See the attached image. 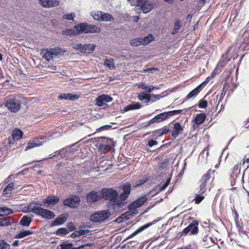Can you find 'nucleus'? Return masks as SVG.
Instances as JSON below:
<instances>
[{"label": "nucleus", "mask_w": 249, "mask_h": 249, "mask_svg": "<svg viewBox=\"0 0 249 249\" xmlns=\"http://www.w3.org/2000/svg\"><path fill=\"white\" fill-rule=\"evenodd\" d=\"M99 145L98 149L101 152H104L106 150H111L114 146V142L107 138H100L99 140Z\"/></svg>", "instance_id": "7"}, {"label": "nucleus", "mask_w": 249, "mask_h": 249, "mask_svg": "<svg viewBox=\"0 0 249 249\" xmlns=\"http://www.w3.org/2000/svg\"><path fill=\"white\" fill-rule=\"evenodd\" d=\"M69 232V231L68 230L64 228H61L58 229L56 231V234L57 235H66Z\"/></svg>", "instance_id": "41"}, {"label": "nucleus", "mask_w": 249, "mask_h": 249, "mask_svg": "<svg viewBox=\"0 0 249 249\" xmlns=\"http://www.w3.org/2000/svg\"><path fill=\"white\" fill-rule=\"evenodd\" d=\"M227 54H223L222 56V57L221 58V60L220 61L218 66L220 65L222 66V65H224L227 63V62L230 60V59H228L226 60H225V58L226 59V56Z\"/></svg>", "instance_id": "50"}, {"label": "nucleus", "mask_w": 249, "mask_h": 249, "mask_svg": "<svg viewBox=\"0 0 249 249\" xmlns=\"http://www.w3.org/2000/svg\"><path fill=\"white\" fill-rule=\"evenodd\" d=\"M198 223L197 221H193L187 227L184 229L181 235L185 236L189 232L191 235L196 234L198 231Z\"/></svg>", "instance_id": "9"}, {"label": "nucleus", "mask_w": 249, "mask_h": 249, "mask_svg": "<svg viewBox=\"0 0 249 249\" xmlns=\"http://www.w3.org/2000/svg\"><path fill=\"white\" fill-rule=\"evenodd\" d=\"M111 216L110 212L107 210L99 211L90 216V220L93 223H101L107 220Z\"/></svg>", "instance_id": "4"}, {"label": "nucleus", "mask_w": 249, "mask_h": 249, "mask_svg": "<svg viewBox=\"0 0 249 249\" xmlns=\"http://www.w3.org/2000/svg\"><path fill=\"white\" fill-rule=\"evenodd\" d=\"M75 17V14L74 13H71L70 14H66L63 16V18L69 20H73Z\"/></svg>", "instance_id": "46"}, {"label": "nucleus", "mask_w": 249, "mask_h": 249, "mask_svg": "<svg viewBox=\"0 0 249 249\" xmlns=\"http://www.w3.org/2000/svg\"><path fill=\"white\" fill-rule=\"evenodd\" d=\"M137 85H138V88L141 89H144L146 91V89H147V85L146 84L142 83H140V84H138Z\"/></svg>", "instance_id": "58"}, {"label": "nucleus", "mask_w": 249, "mask_h": 249, "mask_svg": "<svg viewBox=\"0 0 249 249\" xmlns=\"http://www.w3.org/2000/svg\"><path fill=\"white\" fill-rule=\"evenodd\" d=\"M76 28L79 30L80 34L84 33H98L101 31L100 27L92 24H89L86 22L79 23L76 25Z\"/></svg>", "instance_id": "3"}, {"label": "nucleus", "mask_w": 249, "mask_h": 249, "mask_svg": "<svg viewBox=\"0 0 249 249\" xmlns=\"http://www.w3.org/2000/svg\"><path fill=\"white\" fill-rule=\"evenodd\" d=\"M211 170H209L203 177L200 181L199 187L196 189V191L199 194H204L206 191V181L211 178Z\"/></svg>", "instance_id": "11"}, {"label": "nucleus", "mask_w": 249, "mask_h": 249, "mask_svg": "<svg viewBox=\"0 0 249 249\" xmlns=\"http://www.w3.org/2000/svg\"><path fill=\"white\" fill-rule=\"evenodd\" d=\"M67 219V216L65 214H61L59 216L56 218L54 221L51 223V226L53 227L55 226H58L64 223Z\"/></svg>", "instance_id": "24"}, {"label": "nucleus", "mask_w": 249, "mask_h": 249, "mask_svg": "<svg viewBox=\"0 0 249 249\" xmlns=\"http://www.w3.org/2000/svg\"><path fill=\"white\" fill-rule=\"evenodd\" d=\"M156 89H159V87L157 86H147V89L146 90V92H151L153 90Z\"/></svg>", "instance_id": "53"}, {"label": "nucleus", "mask_w": 249, "mask_h": 249, "mask_svg": "<svg viewBox=\"0 0 249 249\" xmlns=\"http://www.w3.org/2000/svg\"><path fill=\"white\" fill-rule=\"evenodd\" d=\"M74 145L71 147H68L65 149L60 150L58 152V155H59L62 158L69 157L70 156H76L77 153H76V151L77 150V149H76L75 148L77 146L74 147Z\"/></svg>", "instance_id": "12"}, {"label": "nucleus", "mask_w": 249, "mask_h": 249, "mask_svg": "<svg viewBox=\"0 0 249 249\" xmlns=\"http://www.w3.org/2000/svg\"><path fill=\"white\" fill-rule=\"evenodd\" d=\"M153 71H158V69L155 67L151 68L149 69H145L143 71L144 72H149V73H153Z\"/></svg>", "instance_id": "60"}, {"label": "nucleus", "mask_w": 249, "mask_h": 249, "mask_svg": "<svg viewBox=\"0 0 249 249\" xmlns=\"http://www.w3.org/2000/svg\"><path fill=\"white\" fill-rule=\"evenodd\" d=\"M111 127H112V126L110 125H105L102 126L101 127H100L98 129V130L100 131L107 130L108 129H110Z\"/></svg>", "instance_id": "62"}, {"label": "nucleus", "mask_w": 249, "mask_h": 249, "mask_svg": "<svg viewBox=\"0 0 249 249\" xmlns=\"http://www.w3.org/2000/svg\"><path fill=\"white\" fill-rule=\"evenodd\" d=\"M208 103L206 100H200L198 104V107L201 108H205L207 107Z\"/></svg>", "instance_id": "49"}, {"label": "nucleus", "mask_w": 249, "mask_h": 249, "mask_svg": "<svg viewBox=\"0 0 249 249\" xmlns=\"http://www.w3.org/2000/svg\"><path fill=\"white\" fill-rule=\"evenodd\" d=\"M5 106L7 107L10 111L13 112H18L20 107V102L14 95H10L5 97Z\"/></svg>", "instance_id": "2"}, {"label": "nucleus", "mask_w": 249, "mask_h": 249, "mask_svg": "<svg viewBox=\"0 0 249 249\" xmlns=\"http://www.w3.org/2000/svg\"><path fill=\"white\" fill-rule=\"evenodd\" d=\"M158 144V142L154 140H150L148 142V145L151 147L153 145H156Z\"/></svg>", "instance_id": "59"}, {"label": "nucleus", "mask_w": 249, "mask_h": 249, "mask_svg": "<svg viewBox=\"0 0 249 249\" xmlns=\"http://www.w3.org/2000/svg\"><path fill=\"white\" fill-rule=\"evenodd\" d=\"M40 5L45 8L54 7L59 4L57 0H39Z\"/></svg>", "instance_id": "19"}, {"label": "nucleus", "mask_w": 249, "mask_h": 249, "mask_svg": "<svg viewBox=\"0 0 249 249\" xmlns=\"http://www.w3.org/2000/svg\"><path fill=\"white\" fill-rule=\"evenodd\" d=\"M159 97V95H155L153 94H146L144 92L139 93L138 98L139 100L144 101V103L147 104L151 101V97Z\"/></svg>", "instance_id": "20"}, {"label": "nucleus", "mask_w": 249, "mask_h": 249, "mask_svg": "<svg viewBox=\"0 0 249 249\" xmlns=\"http://www.w3.org/2000/svg\"><path fill=\"white\" fill-rule=\"evenodd\" d=\"M38 212V215L47 219H53L55 216V213L53 212L45 209L42 207L40 209V211Z\"/></svg>", "instance_id": "17"}, {"label": "nucleus", "mask_w": 249, "mask_h": 249, "mask_svg": "<svg viewBox=\"0 0 249 249\" xmlns=\"http://www.w3.org/2000/svg\"><path fill=\"white\" fill-rule=\"evenodd\" d=\"M66 51L59 48H54L50 49H46L42 56V58L48 61L53 60V58L63 55Z\"/></svg>", "instance_id": "5"}, {"label": "nucleus", "mask_w": 249, "mask_h": 249, "mask_svg": "<svg viewBox=\"0 0 249 249\" xmlns=\"http://www.w3.org/2000/svg\"><path fill=\"white\" fill-rule=\"evenodd\" d=\"M206 115L204 113L197 114L195 119V123L198 125L202 124L206 119Z\"/></svg>", "instance_id": "32"}, {"label": "nucleus", "mask_w": 249, "mask_h": 249, "mask_svg": "<svg viewBox=\"0 0 249 249\" xmlns=\"http://www.w3.org/2000/svg\"><path fill=\"white\" fill-rule=\"evenodd\" d=\"M42 144V143L38 139H35L27 143L25 147V150L27 151L35 147L40 146Z\"/></svg>", "instance_id": "29"}, {"label": "nucleus", "mask_w": 249, "mask_h": 249, "mask_svg": "<svg viewBox=\"0 0 249 249\" xmlns=\"http://www.w3.org/2000/svg\"><path fill=\"white\" fill-rule=\"evenodd\" d=\"M12 222L9 220L8 218H0V226H5L11 225Z\"/></svg>", "instance_id": "44"}, {"label": "nucleus", "mask_w": 249, "mask_h": 249, "mask_svg": "<svg viewBox=\"0 0 249 249\" xmlns=\"http://www.w3.org/2000/svg\"><path fill=\"white\" fill-rule=\"evenodd\" d=\"M23 132L19 129H15L12 132V139L14 141H19L23 136Z\"/></svg>", "instance_id": "30"}, {"label": "nucleus", "mask_w": 249, "mask_h": 249, "mask_svg": "<svg viewBox=\"0 0 249 249\" xmlns=\"http://www.w3.org/2000/svg\"><path fill=\"white\" fill-rule=\"evenodd\" d=\"M245 163H249V155L248 156H246L244 158L243 161L242 163H241V164L244 165Z\"/></svg>", "instance_id": "63"}, {"label": "nucleus", "mask_w": 249, "mask_h": 249, "mask_svg": "<svg viewBox=\"0 0 249 249\" xmlns=\"http://www.w3.org/2000/svg\"><path fill=\"white\" fill-rule=\"evenodd\" d=\"M0 213H3L5 215H9L14 213V211L7 207H2L0 208Z\"/></svg>", "instance_id": "42"}, {"label": "nucleus", "mask_w": 249, "mask_h": 249, "mask_svg": "<svg viewBox=\"0 0 249 249\" xmlns=\"http://www.w3.org/2000/svg\"><path fill=\"white\" fill-rule=\"evenodd\" d=\"M72 47L74 50L82 53H90L92 52L95 47L94 44H83L73 43Z\"/></svg>", "instance_id": "8"}, {"label": "nucleus", "mask_w": 249, "mask_h": 249, "mask_svg": "<svg viewBox=\"0 0 249 249\" xmlns=\"http://www.w3.org/2000/svg\"><path fill=\"white\" fill-rule=\"evenodd\" d=\"M88 202H94L100 200L102 198V194L95 191H91L87 196Z\"/></svg>", "instance_id": "18"}, {"label": "nucleus", "mask_w": 249, "mask_h": 249, "mask_svg": "<svg viewBox=\"0 0 249 249\" xmlns=\"http://www.w3.org/2000/svg\"><path fill=\"white\" fill-rule=\"evenodd\" d=\"M36 205L37 203H31L28 205V209H29L28 212H33L37 215L41 207H38Z\"/></svg>", "instance_id": "33"}, {"label": "nucleus", "mask_w": 249, "mask_h": 249, "mask_svg": "<svg viewBox=\"0 0 249 249\" xmlns=\"http://www.w3.org/2000/svg\"><path fill=\"white\" fill-rule=\"evenodd\" d=\"M201 86L202 84H200L195 89L190 91L186 97V100H188L196 96L200 92Z\"/></svg>", "instance_id": "28"}, {"label": "nucleus", "mask_w": 249, "mask_h": 249, "mask_svg": "<svg viewBox=\"0 0 249 249\" xmlns=\"http://www.w3.org/2000/svg\"><path fill=\"white\" fill-rule=\"evenodd\" d=\"M33 233V231L30 230H26L20 231L16 235V238H22Z\"/></svg>", "instance_id": "36"}, {"label": "nucleus", "mask_w": 249, "mask_h": 249, "mask_svg": "<svg viewBox=\"0 0 249 249\" xmlns=\"http://www.w3.org/2000/svg\"><path fill=\"white\" fill-rule=\"evenodd\" d=\"M236 225L239 232L241 234H245V232L243 231L242 227L239 224V222L236 223Z\"/></svg>", "instance_id": "57"}, {"label": "nucleus", "mask_w": 249, "mask_h": 249, "mask_svg": "<svg viewBox=\"0 0 249 249\" xmlns=\"http://www.w3.org/2000/svg\"><path fill=\"white\" fill-rule=\"evenodd\" d=\"M87 231L84 230H80L79 231H76V233H78L79 236L85 235L87 233Z\"/></svg>", "instance_id": "61"}, {"label": "nucleus", "mask_w": 249, "mask_h": 249, "mask_svg": "<svg viewBox=\"0 0 249 249\" xmlns=\"http://www.w3.org/2000/svg\"><path fill=\"white\" fill-rule=\"evenodd\" d=\"M214 76V71H213L212 74H211V76H208L206 80L205 81H204L202 83H201V84H202V86L203 85H206L207 83H208L209 81H210L212 78H213Z\"/></svg>", "instance_id": "52"}, {"label": "nucleus", "mask_w": 249, "mask_h": 249, "mask_svg": "<svg viewBox=\"0 0 249 249\" xmlns=\"http://www.w3.org/2000/svg\"><path fill=\"white\" fill-rule=\"evenodd\" d=\"M152 223H148L147 224L144 225L140 228H139L137 230H136L134 232H133L132 234H131L129 236L127 237L126 239H128L130 238H131L135 236V235H137L138 233H140L143 230L147 229L148 227L152 225Z\"/></svg>", "instance_id": "26"}, {"label": "nucleus", "mask_w": 249, "mask_h": 249, "mask_svg": "<svg viewBox=\"0 0 249 249\" xmlns=\"http://www.w3.org/2000/svg\"><path fill=\"white\" fill-rule=\"evenodd\" d=\"M129 211L124 213L122 215L121 217L122 218H124L126 219H129L138 213V210L136 209H129Z\"/></svg>", "instance_id": "27"}, {"label": "nucleus", "mask_w": 249, "mask_h": 249, "mask_svg": "<svg viewBox=\"0 0 249 249\" xmlns=\"http://www.w3.org/2000/svg\"><path fill=\"white\" fill-rule=\"evenodd\" d=\"M102 12H103L101 11H97L94 13H92V16L94 19L101 21Z\"/></svg>", "instance_id": "43"}, {"label": "nucleus", "mask_w": 249, "mask_h": 249, "mask_svg": "<svg viewBox=\"0 0 249 249\" xmlns=\"http://www.w3.org/2000/svg\"><path fill=\"white\" fill-rule=\"evenodd\" d=\"M102 16L101 21L107 22L112 21L114 20L113 16L109 13L102 12Z\"/></svg>", "instance_id": "39"}, {"label": "nucleus", "mask_w": 249, "mask_h": 249, "mask_svg": "<svg viewBox=\"0 0 249 249\" xmlns=\"http://www.w3.org/2000/svg\"><path fill=\"white\" fill-rule=\"evenodd\" d=\"M141 6L144 13H148L154 8V3L145 0Z\"/></svg>", "instance_id": "23"}, {"label": "nucleus", "mask_w": 249, "mask_h": 249, "mask_svg": "<svg viewBox=\"0 0 249 249\" xmlns=\"http://www.w3.org/2000/svg\"><path fill=\"white\" fill-rule=\"evenodd\" d=\"M127 1L131 4V5H136L138 6V3L136 0H127Z\"/></svg>", "instance_id": "64"}, {"label": "nucleus", "mask_w": 249, "mask_h": 249, "mask_svg": "<svg viewBox=\"0 0 249 249\" xmlns=\"http://www.w3.org/2000/svg\"><path fill=\"white\" fill-rule=\"evenodd\" d=\"M170 131V130L168 127L165 126L161 129L158 130L159 136H161L163 135L166 134L169 132Z\"/></svg>", "instance_id": "48"}, {"label": "nucleus", "mask_w": 249, "mask_h": 249, "mask_svg": "<svg viewBox=\"0 0 249 249\" xmlns=\"http://www.w3.org/2000/svg\"><path fill=\"white\" fill-rule=\"evenodd\" d=\"M67 228L69 230V232L73 231L75 229V226L72 222H70L67 224Z\"/></svg>", "instance_id": "55"}, {"label": "nucleus", "mask_w": 249, "mask_h": 249, "mask_svg": "<svg viewBox=\"0 0 249 249\" xmlns=\"http://www.w3.org/2000/svg\"><path fill=\"white\" fill-rule=\"evenodd\" d=\"M10 245L3 240H0V249H10Z\"/></svg>", "instance_id": "47"}, {"label": "nucleus", "mask_w": 249, "mask_h": 249, "mask_svg": "<svg viewBox=\"0 0 249 249\" xmlns=\"http://www.w3.org/2000/svg\"><path fill=\"white\" fill-rule=\"evenodd\" d=\"M79 30L76 28V25L74 27V29H68L67 30H63L62 31V34L66 36H77L80 35V33H79Z\"/></svg>", "instance_id": "25"}, {"label": "nucleus", "mask_w": 249, "mask_h": 249, "mask_svg": "<svg viewBox=\"0 0 249 249\" xmlns=\"http://www.w3.org/2000/svg\"><path fill=\"white\" fill-rule=\"evenodd\" d=\"M174 127L172 132V136L174 139L177 138L179 134L183 131V127L179 123H175L173 124Z\"/></svg>", "instance_id": "22"}, {"label": "nucleus", "mask_w": 249, "mask_h": 249, "mask_svg": "<svg viewBox=\"0 0 249 249\" xmlns=\"http://www.w3.org/2000/svg\"><path fill=\"white\" fill-rule=\"evenodd\" d=\"M104 64L110 70H112L115 68L113 59H106Z\"/></svg>", "instance_id": "40"}, {"label": "nucleus", "mask_w": 249, "mask_h": 249, "mask_svg": "<svg viewBox=\"0 0 249 249\" xmlns=\"http://www.w3.org/2000/svg\"><path fill=\"white\" fill-rule=\"evenodd\" d=\"M32 221V218L31 217L24 215L20 219L19 223L23 226L29 227Z\"/></svg>", "instance_id": "31"}, {"label": "nucleus", "mask_w": 249, "mask_h": 249, "mask_svg": "<svg viewBox=\"0 0 249 249\" xmlns=\"http://www.w3.org/2000/svg\"><path fill=\"white\" fill-rule=\"evenodd\" d=\"M79 96L78 94H72L71 93H63L60 94L58 98L60 100H69L71 101H75L78 99Z\"/></svg>", "instance_id": "21"}, {"label": "nucleus", "mask_w": 249, "mask_h": 249, "mask_svg": "<svg viewBox=\"0 0 249 249\" xmlns=\"http://www.w3.org/2000/svg\"><path fill=\"white\" fill-rule=\"evenodd\" d=\"M167 164L168 161L165 160L159 163L158 167L160 169H163L167 165Z\"/></svg>", "instance_id": "56"}, {"label": "nucleus", "mask_w": 249, "mask_h": 249, "mask_svg": "<svg viewBox=\"0 0 249 249\" xmlns=\"http://www.w3.org/2000/svg\"><path fill=\"white\" fill-rule=\"evenodd\" d=\"M171 181V178H168L166 182L164 183V184L161 187H157L155 189V190L152 191V192H154V191H156V193L154 194V195L155 194H157L159 193L160 191H161L163 190H164L169 184L170 182Z\"/></svg>", "instance_id": "35"}, {"label": "nucleus", "mask_w": 249, "mask_h": 249, "mask_svg": "<svg viewBox=\"0 0 249 249\" xmlns=\"http://www.w3.org/2000/svg\"><path fill=\"white\" fill-rule=\"evenodd\" d=\"M80 201V198L76 196H71L65 199L63 201L64 205L71 208H76Z\"/></svg>", "instance_id": "13"}, {"label": "nucleus", "mask_w": 249, "mask_h": 249, "mask_svg": "<svg viewBox=\"0 0 249 249\" xmlns=\"http://www.w3.org/2000/svg\"><path fill=\"white\" fill-rule=\"evenodd\" d=\"M147 200V198L145 196H142L130 204L128 208L130 209H136L141 207Z\"/></svg>", "instance_id": "16"}, {"label": "nucleus", "mask_w": 249, "mask_h": 249, "mask_svg": "<svg viewBox=\"0 0 249 249\" xmlns=\"http://www.w3.org/2000/svg\"><path fill=\"white\" fill-rule=\"evenodd\" d=\"M154 40V37L151 34H149L144 37H137L133 38L129 41V44L133 47H137L140 45H146Z\"/></svg>", "instance_id": "6"}, {"label": "nucleus", "mask_w": 249, "mask_h": 249, "mask_svg": "<svg viewBox=\"0 0 249 249\" xmlns=\"http://www.w3.org/2000/svg\"><path fill=\"white\" fill-rule=\"evenodd\" d=\"M147 181V179H142L139 180H137L136 182V184L135 185V187L139 186L140 185H141L142 184H143Z\"/></svg>", "instance_id": "54"}, {"label": "nucleus", "mask_w": 249, "mask_h": 249, "mask_svg": "<svg viewBox=\"0 0 249 249\" xmlns=\"http://www.w3.org/2000/svg\"><path fill=\"white\" fill-rule=\"evenodd\" d=\"M130 185L125 184L123 187V193L119 196L118 193L115 190L112 188H104L101 191L102 198L109 200L114 208H120L126 203V200L130 194Z\"/></svg>", "instance_id": "1"}, {"label": "nucleus", "mask_w": 249, "mask_h": 249, "mask_svg": "<svg viewBox=\"0 0 249 249\" xmlns=\"http://www.w3.org/2000/svg\"><path fill=\"white\" fill-rule=\"evenodd\" d=\"M59 201V198L57 196H48L45 199L43 200L44 204H46L45 206L47 208L51 209L52 207L57 204Z\"/></svg>", "instance_id": "15"}, {"label": "nucleus", "mask_w": 249, "mask_h": 249, "mask_svg": "<svg viewBox=\"0 0 249 249\" xmlns=\"http://www.w3.org/2000/svg\"><path fill=\"white\" fill-rule=\"evenodd\" d=\"M204 198V194L198 193V194L196 195V196L194 199V201H195V203L199 204Z\"/></svg>", "instance_id": "45"}, {"label": "nucleus", "mask_w": 249, "mask_h": 249, "mask_svg": "<svg viewBox=\"0 0 249 249\" xmlns=\"http://www.w3.org/2000/svg\"><path fill=\"white\" fill-rule=\"evenodd\" d=\"M183 111V110H175L170 111L164 112L156 116L158 123L161 122L168 118L169 117L179 114Z\"/></svg>", "instance_id": "10"}, {"label": "nucleus", "mask_w": 249, "mask_h": 249, "mask_svg": "<svg viewBox=\"0 0 249 249\" xmlns=\"http://www.w3.org/2000/svg\"><path fill=\"white\" fill-rule=\"evenodd\" d=\"M15 184L13 182L9 183L3 190L4 195H10L14 189Z\"/></svg>", "instance_id": "38"}, {"label": "nucleus", "mask_w": 249, "mask_h": 249, "mask_svg": "<svg viewBox=\"0 0 249 249\" xmlns=\"http://www.w3.org/2000/svg\"><path fill=\"white\" fill-rule=\"evenodd\" d=\"M72 246L71 243H63L60 245L61 249H71Z\"/></svg>", "instance_id": "51"}, {"label": "nucleus", "mask_w": 249, "mask_h": 249, "mask_svg": "<svg viewBox=\"0 0 249 249\" xmlns=\"http://www.w3.org/2000/svg\"><path fill=\"white\" fill-rule=\"evenodd\" d=\"M181 26H182L181 21L180 20H177L174 24V27L171 32L172 35H174L176 33H177L180 30Z\"/></svg>", "instance_id": "37"}, {"label": "nucleus", "mask_w": 249, "mask_h": 249, "mask_svg": "<svg viewBox=\"0 0 249 249\" xmlns=\"http://www.w3.org/2000/svg\"><path fill=\"white\" fill-rule=\"evenodd\" d=\"M112 101V98L107 95L103 94L98 96L96 99V105L98 107H105L107 106V103Z\"/></svg>", "instance_id": "14"}, {"label": "nucleus", "mask_w": 249, "mask_h": 249, "mask_svg": "<svg viewBox=\"0 0 249 249\" xmlns=\"http://www.w3.org/2000/svg\"><path fill=\"white\" fill-rule=\"evenodd\" d=\"M142 105L141 103L137 102L127 106L124 108V109L125 111H127L133 109H140Z\"/></svg>", "instance_id": "34"}]
</instances>
